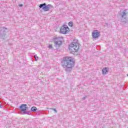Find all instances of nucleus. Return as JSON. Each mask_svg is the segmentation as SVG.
I'll return each mask as SVG.
<instances>
[{
	"label": "nucleus",
	"mask_w": 128,
	"mask_h": 128,
	"mask_svg": "<svg viewBox=\"0 0 128 128\" xmlns=\"http://www.w3.org/2000/svg\"><path fill=\"white\" fill-rule=\"evenodd\" d=\"M61 64L63 68H64V70L66 72H72V68L74 66V62L72 57L66 56L63 58Z\"/></svg>",
	"instance_id": "obj_1"
},
{
	"label": "nucleus",
	"mask_w": 128,
	"mask_h": 128,
	"mask_svg": "<svg viewBox=\"0 0 128 128\" xmlns=\"http://www.w3.org/2000/svg\"><path fill=\"white\" fill-rule=\"evenodd\" d=\"M28 109H22V112H24L23 113H22V114H31L30 111H26Z\"/></svg>",
	"instance_id": "obj_9"
},
{
	"label": "nucleus",
	"mask_w": 128,
	"mask_h": 128,
	"mask_svg": "<svg viewBox=\"0 0 128 128\" xmlns=\"http://www.w3.org/2000/svg\"><path fill=\"white\" fill-rule=\"evenodd\" d=\"M68 26H69L72 28V26H74V23H72V22H68Z\"/></svg>",
	"instance_id": "obj_15"
},
{
	"label": "nucleus",
	"mask_w": 128,
	"mask_h": 128,
	"mask_svg": "<svg viewBox=\"0 0 128 128\" xmlns=\"http://www.w3.org/2000/svg\"><path fill=\"white\" fill-rule=\"evenodd\" d=\"M78 40L75 39L74 40L73 42H72V44H78Z\"/></svg>",
	"instance_id": "obj_14"
},
{
	"label": "nucleus",
	"mask_w": 128,
	"mask_h": 128,
	"mask_svg": "<svg viewBox=\"0 0 128 128\" xmlns=\"http://www.w3.org/2000/svg\"><path fill=\"white\" fill-rule=\"evenodd\" d=\"M102 72L103 74H106L108 72V68L106 67L104 68H103L102 70Z\"/></svg>",
	"instance_id": "obj_11"
},
{
	"label": "nucleus",
	"mask_w": 128,
	"mask_h": 128,
	"mask_svg": "<svg viewBox=\"0 0 128 128\" xmlns=\"http://www.w3.org/2000/svg\"><path fill=\"white\" fill-rule=\"evenodd\" d=\"M6 28L4 27L0 28V37L2 38H4V36H6Z\"/></svg>",
	"instance_id": "obj_6"
},
{
	"label": "nucleus",
	"mask_w": 128,
	"mask_h": 128,
	"mask_svg": "<svg viewBox=\"0 0 128 128\" xmlns=\"http://www.w3.org/2000/svg\"><path fill=\"white\" fill-rule=\"evenodd\" d=\"M54 44L56 48H60V46H62V44H60V42H54Z\"/></svg>",
	"instance_id": "obj_12"
},
{
	"label": "nucleus",
	"mask_w": 128,
	"mask_h": 128,
	"mask_svg": "<svg viewBox=\"0 0 128 128\" xmlns=\"http://www.w3.org/2000/svg\"><path fill=\"white\" fill-rule=\"evenodd\" d=\"M92 36L94 38H98L100 36V32L98 30H94L92 32Z\"/></svg>",
	"instance_id": "obj_7"
},
{
	"label": "nucleus",
	"mask_w": 128,
	"mask_h": 128,
	"mask_svg": "<svg viewBox=\"0 0 128 128\" xmlns=\"http://www.w3.org/2000/svg\"><path fill=\"white\" fill-rule=\"evenodd\" d=\"M26 106L27 105L26 104H22L20 106L21 112H22V110H28V107H26Z\"/></svg>",
	"instance_id": "obj_8"
},
{
	"label": "nucleus",
	"mask_w": 128,
	"mask_h": 128,
	"mask_svg": "<svg viewBox=\"0 0 128 128\" xmlns=\"http://www.w3.org/2000/svg\"><path fill=\"white\" fill-rule=\"evenodd\" d=\"M53 110H54V112H57V110L56 108H54Z\"/></svg>",
	"instance_id": "obj_20"
},
{
	"label": "nucleus",
	"mask_w": 128,
	"mask_h": 128,
	"mask_svg": "<svg viewBox=\"0 0 128 128\" xmlns=\"http://www.w3.org/2000/svg\"><path fill=\"white\" fill-rule=\"evenodd\" d=\"M54 42H59L60 44H62V40L60 39V38H56L54 39Z\"/></svg>",
	"instance_id": "obj_10"
},
{
	"label": "nucleus",
	"mask_w": 128,
	"mask_h": 128,
	"mask_svg": "<svg viewBox=\"0 0 128 128\" xmlns=\"http://www.w3.org/2000/svg\"><path fill=\"white\" fill-rule=\"evenodd\" d=\"M4 108V106L2 105V102H0V108Z\"/></svg>",
	"instance_id": "obj_17"
},
{
	"label": "nucleus",
	"mask_w": 128,
	"mask_h": 128,
	"mask_svg": "<svg viewBox=\"0 0 128 128\" xmlns=\"http://www.w3.org/2000/svg\"><path fill=\"white\" fill-rule=\"evenodd\" d=\"M60 32L63 34H66L70 32V28H68V26L64 25L61 28Z\"/></svg>",
	"instance_id": "obj_5"
},
{
	"label": "nucleus",
	"mask_w": 128,
	"mask_h": 128,
	"mask_svg": "<svg viewBox=\"0 0 128 128\" xmlns=\"http://www.w3.org/2000/svg\"><path fill=\"white\" fill-rule=\"evenodd\" d=\"M39 7L40 8H42L44 12H48L50 10V8H52V6L51 4L46 5V3H44L40 4L39 6Z\"/></svg>",
	"instance_id": "obj_4"
},
{
	"label": "nucleus",
	"mask_w": 128,
	"mask_h": 128,
	"mask_svg": "<svg viewBox=\"0 0 128 128\" xmlns=\"http://www.w3.org/2000/svg\"><path fill=\"white\" fill-rule=\"evenodd\" d=\"M34 58L36 60H38V56H36V55L34 56Z\"/></svg>",
	"instance_id": "obj_16"
},
{
	"label": "nucleus",
	"mask_w": 128,
	"mask_h": 128,
	"mask_svg": "<svg viewBox=\"0 0 128 128\" xmlns=\"http://www.w3.org/2000/svg\"><path fill=\"white\" fill-rule=\"evenodd\" d=\"M127 14L128 13H126V10H124L122 13L120 14V22L122 23V24H128Z\"/></svg>",
	"instance_id": "obj_2"
},
{
	"label": "nucleus",
	"mask_w": 128,
	"mask_h": 128,
	"mask_svg": "<svg viewBox=\"0 0 128 128\" xmlns=\"http://www.w3.org/2000/svg\"><path fill=\"white\" fill-rule=\"evenodd\" d=\"M30 110H32V112H36V110H38V108H36V106H32L30 108Z\"/></svg>",
	"instance_id": "obj_13"
},
{
	"label": "nucleus",
	"mask_w": 128,
	"mask_h": 128,
	"mask_svg": "<svg viewBox=\"0 0 128 128\" xmlns=\"http://www.w3.org/2000/svg\"><path fill=\"white\" fill-rule=\"evenodd\" d=\"M48 48H52V45H49Z\"/></svg>",
	"instance_id": "obj_19"
},
{
	"label": "nucleus",
	"mask_w": 128,
	"mask_h": 128,
	"mask_svg": "<svg viewBox=\"0 0 128 128\" xmlns=\"http://www.w3.org/2000/svg\"><path fill=\"white\" fill-rule=\"evenodd\" d=\"M85 99H86V97H84L83 100H85Z\"/></svg>",
	"instance_id": "obj_21"
},
{
	"label": "nucleus",
	"mask_w": 128,
	"mask_h": 128,
	"mask_svg": "<svg viewBox=\"0 0 128 128\" xmlns=\"http://www.w3.org/2000/svg\"><path fill=\"white\" fill-rule=\"evenodd\" d=\"M18 6H20V8H22V6H24V4H18Z\"/></svg>",
	"instance_id": "obj_18"
},
{
	"label": "nucleus",
	"mask_w": 128,
	"mask_h": 128,
	"mask_svg": "<svg viewBox=\"0 0 128 128\" xmlns=\"http://www.w3.org/2000/svg\"><path fill=\"white\" fill-rule=\"evenodd\" d=\"M80 48V46H78V44H74V43H71L69 46V50L72 52V54H74V52H76L78 49Z\"/></svg>",
	"instance_id": "obj_3"
}]
</instances>
